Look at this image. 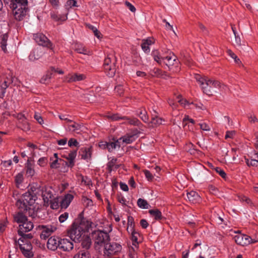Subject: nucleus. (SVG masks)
<instances>
[{"mask_svg":"<svg viewBox=\"0 0 258 258\" xmlns=\"http://www.w3.org/2000/svg\"><path fill=\"white\" fill-rule=\"evenodd\" d=\"M92 222L82 219L79 223L75 222L68 231L70 238L75 242H80L82 237L87 232L91 227Z\"/></svg>","mask_w":258,"mask_h":258,"instance_id":"1","label":"nucleus"},{"mask_svg":"<svg viewBox=\"0 0 258 258\" xmlns=\"http://www.w3.org/2000/svg\"><path fill=\"white\" fill-rule=\"evenodd\" d=\"M9 6L16 20L21 21L24 19L28 11L27 0H10Z\"/></svg>","mask_w":258,"mask_h":258,"instance_id":"2","label":"nucleus"},{"mask_svg":"<svg viewBox=\"0 0 258 258\" xmlns=\"http://www.w3.org/2000/svg\"><path fill=\"white\" fill-rule=\"evenodd\" d=\"M195 79L199 83L203 92L208 95H211L214 89H220L223 85L217 80H211L206 77H202L200 75H196Z\"/></svg>","mask_w":258,"mask_h":258,"instance_id":"3","label":"nucleus"},{"mask_svg":"<svg viewBox=\"0 0 258 258\" xmlns=\"http://www.w3.org/2000/svg\"><path fill=\"white\" fill-rule=\"evenodd\" d=\"M30 239L26 237H20L17 241L15 240V243L18 244L22 253L27 258L32 257L34 255Z\"/></svg>","mask_w":258,"mask_h":258,"instance_id":"4","label":"nucleus"},{"mask_svg":"<svg viewBox=\"0 0 258 258\" xmlns=\"http://www.w3.org/2000/svg\"><path fill=\"white\" fill-rule=\"evenodd\" d=\"M36 200V196L28 191L23 195L22 199L17 201L16 205L19 209H26L27 206H32Z\"/></svg>","mask_w":258,"mask_h":258,"instance_id":"5","label":"nucleus"},{"mask_svg":"<svg viewBox=\"0 0 258 258\" xmlns=\"http://www.w3.org/2000/svg\"><path fill=\"white\" fill-rule=\"evenodd\" d=\"M33 228V222L28 219L22 224L19 225L18 234L21 237L32 239L33 235L31 233L26 234V233L31 231Z\"/></svg>","mask_w":258,"mask_h":258,"instance_id":"6","label":"nucleus"},{"mask_svg":"<svg viewBox=\"0 0 258 258\" xmlns=\"http://www.w3.org/2000/svg\"><path fill=\"white\" fill-rule=\"evenodd\" d=\"M234 232L237 234L234 236L233 238L238 245L245 246L256 242V240H253L250 236L240 233L239 231Z\"/></svg>","mask_w":258,"mask_h":258,"instance_id":"7","label":"nucleus"},{"mask_svg":"<svg viewBox=\"0 0 258 258\" xmlns=\"http://www.w3.org/2000/svg\"><path fill=\"white\" fill-rule=\"evenodd\" d=\"M164 62L168 66L169 70H172L173 66H175V69L173 72H177L179 70L178 68L179 61L176 56L171 51H169V55L164 56L163 58Z\"/></svg>","mask_w":258,"mask_h":258,"instance_id":"8","label":"nucleus"},{"mask_svg":"<svg viewBox=\"0 0 258 258\" xmlns=\"http://www.w3.org/2000/svg\"><path fill=\"white\" fill-rule=\"evenodd\" d=\"M92 238L94 240L95 243L98 245L106 242L109 240V236L107 232L103 231H95L92 233Z\"/></svg>","mask_w":258,"mask_h":258,"instance_id":"9","label":"nucleus"},{"mask_svg":"<svg viewBox=\"0 0 258 258\" xmlns=\"http://www.w3.org/2000/svg\"><path fill=\"white\" fill-rule=\"evenodd\" d=\"M121 245L116 242L106 243L104 245V255L109 256L121 251Z\"/></svg>","mask_w":258,"mask_h":258,"instance_id":"10","label":"nucleus"},{"mask_svg":"<svg viewBox=\"0 0 258 258\" xmlns=\"http://www.w3.org/2000/svg\"><path fill=\"white\" fill-rule=\"evenodd\" d=\"M40 228L41 230L40 238L45 240L56 230L57 225L56 223H53L51 225H41Z\"/></svg>","mask_w":258,"mask_h":258,"instance_id":"11","label":"nucleus"},{"mask_svg":"<svg viewBox=\"0 0 258 258\" xmlns=\"http://www.w3.org/2000/svg\"><path fill=\"white\" fill-rule=\"evenodd\" d=\"M109 117L112 120H118L120 119L123 120H124V123L129 124L130 125L138 126L139 127H140L143 125L141 121L135 117L129 118L127 116L120 117L117 114H113L109 116Z\"/></svg>","mask_w":258,"mask_h":258,"instance_id":"12","label":"nucleus"},{"mask_svg":"<svg viewBox=\"0 0 258 258\" xmlns=\"http://www.w3.org/2000/svg\"><path fill=\"white\" fill-rule=\"evenodd\" d=\"M34 39L39 45L47 47L53 49V44L50 40L42 33H37L33 35Z\"/></svg>","mask_w":258,"mask_h":258,"instance_id":"13","label":"nucleus"},{"mask_svg":"<svg viewBox=\"0 0 258 258\" xmlns=\"http://www.w3.org/2000/svg\"><path fill=\"white\" fill-rule=\"evenodd\" d=\"M139 134L140 132L138 130H134L120 137L119 140L120 141H122V143L126 144H130L134 142L139 137Z\"/></svg>","mask_w":258,"mask_h":258,"instance_id":"14","label":"nucleus"},{"mask_svg":"<svg viewBox=\"0 0 258 258\" xmlns=\"http://www.w3.org/2000/svg\"><path fill=\"white\" fill-rule=\"evenodd\" d=\"M60 239L57 236H52L50 237L47 243V248L52 250H55L57 248H59Z\"/></svg>","mask_w":258,"mask_h":258,"instance_id":"15","label":"nucleus"},{"mask_svg":"<svg viewBox=\"0 0 258 258\" xmlns=\"http://www.w3.org/2000/svg\"><path fill=\"white\" fill-rule=\"evenodd\" d=\"M59 248L63 251H69L74 247L73 243L69 239L66 238L60 239Z\"/></svg>","mask_w":258,"mask_h":258,"instance_id":"16","label":"nucleus"},{"mask_svg":"<svg viewBox=\"0 0 258 258\" xmlns=\"http://www.w3.org/2000/svg\"><path fill=\"white\" fill-rule=\"evenodd\" d=\"M100 147H102L103 148H107L109 152H112L114 149L116 148H119L120 147V140L119 139L114 141V142H111L105 144H102L99 145Z\"/></svg>","mask_w":258,"mask_h":258,"instance_id":"17","label":"nucleus"},{"mask_svg":"<svg viewBox=\"0 0 258 258\" xmlns=\"http://www.w3.org/2000/svg\"><path fill=\"white\" fill-rule=\"evenodd\" d=\"M86 79V76L84 74H69L66 77V81L68 82H74L80 81L82 80H84Z\"/></svg>","mask_w":258,"mask_h":258,"instance_id":"18","label":"nucleus"},{"mask_svg":"<svg viewBox=\"0 0 258 258\" xmlns=\"http://www.w3.org/2000/svg\"><path fill=\"white\" fill-rule=\"evenodd\" d=\"M74 199V196L70 194L66 195L62 198L60 199V207L62 209H66L70 205Z\"/></svg>","mask_w":258,"mask_h":258,"instance_id":"19","label":"nucleus"},{"mask_svg":"<svg viewBox=\"0 0 258 258\" xmlns=\"http://www.w3.org/2000/svg\"><path fill=\"white\" fill-rule=\"evenodd\" d=\"M92 152V147H83L80 149L79 152L81 158L84 160L90 159Z\"/></svg>","mask_w":258,"mask_h":258,"instance_id":"20","label":"nucleus"},{"mask_svg":"<svg viewBox=\"0 0 258 258\" xmlns=\"http://www.w3.org/2000/svg\"><path fill=\"white\" fill-rule=\"evenodd\" d=\"M12 82V77L10 74L8 76H3L0 79V84L3 89H7Z\"/></svg>","mask_w":258,"mask_h":258,"instance_id":"21","label":"nucleus"},{"mask_svg":"<svg viewBox=\"0 0 258 258\" xmlns=\"http://www.w3.org/2000/svg\"><path fill=\"white\" fill-rule=\"evenodd\" d=\"M54 197L52 191L50 188L44 187L42 199L45 204L48 205L49 201Z\"/></svg>","mask_w":258,"mask_h":258,"instance_id":"22","label":"nucleus"},{"mask_svg":"<svg viewBox=\"0 0 258 258\" xmlns=\"http://www.w3.org/2000/svg\"><path fill=\"white\" fill-rule=\"evenodd\" d=\"M13 218L14 222L17 223L19 225L22 224L28 220L27 216L21 211L15 213L13 215Z\"/></svg>","mask_w":258,"mask_h":258,"instance_id":"23","label":"nucleus"},{"mask_svg":"<svg viewBox=\"0 0 258 258\" xmlns=\"http://www.w3.org/2000/svg\"><path fill=\"white\" fill-rule=\"evenodd\" d=\"M44 187V186H38L37 185H33L31 186V192L36 196V200L40 197H42Z\"/></svg>","mask_w":258,"mask_h":258,"instance_id":"24","label":"nucleus"},{"mask_svg":"<svg viewBox=\"0 0 258 258\" xmlns=\"http://www.w3.org/2000/svg\"><path fill=\"white\" fill-rule=\"evenodd\" d=\"M188 201L192 203H196L200 201V197L195 191H190L187 193Z\"/></svg>","mask_w":258,"mask_h":258,"instance_id":"25","label":"nucleus"},{"mask_svg":"<svg viewBox=\"0 0 258 258\" xmlns=\"http://www.w3.org/2000/svg\"><path fill=\"white\" fill-rule=\"evenodd\" d=\"M104 71L109 77H113L116 73V64L112 66H103Z\"/></svg>","mask_w":258,"mask_h":258,"instance_id":"26","label":"nucleus"},{"mask_svg":"<svg viewBox=\"0 0 258 258\" xmlns=\"http://www.w3.org/2000/svg\"><path fill=\"white\" fill-rule=\"evenodd\" d=\"M77 150L71 151L66 156V159L69 161L68 166L72 167L74 165V160L77 156Z\"/></svg>","mask_w":258,"mask_h":258,"instance_id":"27","label":"nucleus"},{"mask_svg":"<svg viewBox=\"0 0 258 258\" xmlns=\"http://www.w3.org/2000/svg\"><path fill=\"white\" fill-rule=\"evenodd\" d=\"M26 175L28 177H32L35 173L34 169V165L28 160L25 166Z\"/></svg>","mask_w":258,"mask_h":258,"instance_id":"28","label":"nucleus"},{"mask_svg":"<svg viewBox=\"0 0 258 258\" xmlns=\"http://www.w3.org/2000/svg\"><path fill=\"white\" fill-rule=\"evenodd\" d=\"M117 58L112 54H110L104 59L103 66H112L116 64Z\"/></svg>","mask_w":258,"mask_h":258,"instance_id":"29","label":"nucleus"},{"mask_svg":"<svg viewBox=\"0 0 258 258\" xmlns=\"http://www.w3.org/2000/svg\"><path fill=\"white\" fill-rule=\"evenodd\" d=\"M81 241H82V247L85 248L86 249V250L89 248L91 244V240L87 234H85L82 237Z\"/></svg>","mask_w":258,"mask_h":258,"instance_id":"30","label":"nucleus"},{"mask_svg":"<svg viewBox=\"0 0 258 258\" xmlns=\"http://www.w3.org/2000/svg\"><path fill=\"white\" fill-rule=\"evenodd\" d=\"M50 205V208L52 209L56 210L60 207V198L57 196L53 197L49 202Z\"/></svg>","mask_w":258,"mask_h":258,"instance_id":"31","label":"nucleus"},{"mask_svg":"<svg viewBox=\"0 0 258 258\" xmlns=\"http://www.w3.org/2000/svg\"><path fill=\"white\" fill-rule=\"evenodd\" d=\"M153 42L150 39H147L146 40H143L142 41V43L141 44V47L145 53H149L150 51V45L153 44Z\"/></svg>","mask_w":258,"mask_h":258,"instance_id":"32","label":"nucleus"},{"mask_svg":"<svg viewBox=\"0 0 258 258\" xmlns=\"http://www.w3.org/2000/svg\"><path fill=\"white\" fill-rule=\"evenodd\" d=\"M42 55V53L38 48L33 50L29 56V59L34 61L39 59Z\"/></svg>","mask_w":258,"mask_h":258,"instance_id":"33","label":"nucleus"},{"mask_svg":"<svg viewBox=\"0 0 258 258\" xmlns=\"http://www.w3.org/2000/svg\"><path fill=\"white\" fill-rule=\"evenodd\" d=\"M117 159L112 158L107 164V168L109 172H111L114 169H117L119 165L116 164Z\"/></svg>","mask_w":258,"mask_h":258,"instance_id":"34","label":"nucleus"},{"mask_svg":"<svg viewBox=\"0 0 258 258\" xmlns=\"http://www.w3.org/2000/svg\"><path fill=\"white\" fill-rule=\"evenodd\" d=\"M72 122V124H70L68 125V127L69 130L70 131L75 132L78 134L79 133L83 126L76 122L73 121Z\"/></svg>","mask_w":258,"mask_h":258,"instance_id":"35","label":"nucleus"},{"mask_svg":"<svg viewBox=\"0 0 258 258\" xmlns=\"http://www.w3.org/2000/svg\"><path fill=\"white\" fill-rule=\"evenodd\" d=\"M149 213L156 220H160L163 218L161 212L158 209L150 210Z\"/></svg>","mask_w":258,"mask_h":258,"instance_id":"36","label":"nucleus"},{"mask_svg":"<svg viewBox=\"0 0 258 258\" xmlns=\"http://www.w3.org/2000/svg\"><path fill=\"white\" fill-rule=\"evenodd\" d=\"M24 181V175L22 172H20L15 176V183L17 187L20 188Z\"/></svg>","mask_w":258,"mask_h":258,"instance_id":"37","label":"nucleus"},{"mask_svg":"<svg viewBox=\"0 0 258 258\" xmlns=\"http://www.w3.org/2000/svg\"><path fill=\"white\" fill-rule=\"evenodd\" d=\"M237 198L238 200L240 201L241 203H244L250 206H253L252 202L249 198L242 194L238 195L237 196Z\"/></svg>","mask_w":258,"mask_h":258,"instance_id":"38","label":"nucleus"},{"mask_svg":"<svg viewBox=\"0 0 258 258\" xmlns=\"http://www.w3.org/2000/svg\"><path fill=\"white\" fill-rule=\"evenodd\" d=\"M137 114L144 122H147L148 121V116H147V113L145 109H139L137 111Z\"/></svg>","mask_w":258,"mask_h":258,"instance_id":"39","label":"nucleus"},{"mask_svg":"<svg viewBox=\"0 0 258 258\" xmlns=\"http://www.w3.org/2000/svg\"><path fill=\"white\" fill-rule=\"evenodd\" d=\"M8 39V35L7 34H4L1 36V47L5 52L7 51V42Z\"/></svg>","mask_w":258,"mask_h":258,"instance_id":"40","label":"nucleus"},{"mask_svg":"<svg viewBox=\"0 0 258 258\" xmlns=\"http://www.w3.org/2000/svg\"><path fill=\"white\" fill-rule=\"evenodd\" d=\"M21 211H26L28 213V215L30 217H35L36 216V211L33 206H27V208L24 209H20Z\"/></svg>","mask_w":258,"mask_h":258,"instance_id":"41","label":"nucleus"},{"mask_svg":"<svg viewBox=\"0 0 258 258\" xmlns=\"http://www.w3.org/2000/svg\"><path fill=\"white\" fill-rule=\"evenodd\" d=\"M150 74L153 77H162L163 74H165V72H163L161 70L158 68H154L150 70Z\"/></svg>","mask_w":258,"mask_h":258,"instance_id":"42","label":"nucleus"},{"mask_svg":"<svg viewBox=\"0 0 258 258\" xmlns=\"http://www.w3.org/2000/svg\"><path fill=\"white\" fill-rule=\"evenodd\" d=\"M74 258H90V254L87 250H81Z\"/></svg>","mask_w":258,"mask_h":258,"instance_id":"43","label":"nucleus"},{"mask_svg":"<svg viewBox=\"0 0 258 258\" xmlns=\"http://www.w3.org/2000/svg\"><path fill=\"white\" fill-rule=\"evenodd\" d=\"M129 233H131V239L133 241V245L136 246L137 244H138V236L139 233L134 229L130 230Z\"/></svg>","mask_w":258,"mask_h":258,"instance_id":"44","label":"nucleus"},{"mask_svg":"<svg viewBox=\"0 0 258 258\" xmlns=\"http://www.w3.org/2000/svg\"><path fill=\"white\" fill-rule=\"evenodd\" d=\"M75 50L78 53L84 54H87L89 52L87 49L81 44L76 45Z\"/></svg>","mask_w":258,"mask_h":258,"instance_id":"45","label":"nucleus"},{"mask_svg":"<svg viewBox=\"0 0 258 258\" xmlns=\"http://www.w3.org/2000/svg\"><path fill=\"white\" fill-rule=\"evenodd\" d=\"M138 206L142 209H148L149 205L145 200L142 199H139L137 202Z\"/></svg>","mask_w":258,"mask_h":258,"instance_id":"46","label":"nucleus"},{"mask_svg":"<svg viewBox=\"0 0 258 258\" xmlns=\"http://www.w3.org/2000/svg\"><path fill=\"white\" fill-rule=\"evenodd\" d=\"M152 55L154 58L155 61L157 62L158 63H161L162 60H163V57L164 56H161L159 54V52L157 50L153 51Z\"/></svg>","mask_w":258,"mask_h":258,"instance_id":"47","label":"nucleus"},{"mask_svg":"<svg viewBox=\"0 0 258 258\" xmlns=\"http://www.w3.org/2000/svg\"><path fill=\"white\" fill-rule=\"evenodd\" d=\"M246 163L247 166H254L257 167L258 166V157L257 159H245Z\"/></svg>","mask_w":258,"mask_h":258,"instance_id":"48","label":"nucleus"},{"mask_svg":"<svg viewBox=\"0 0 258 258\" xmlns=\"http://www.w3.org/2000/svg\"><path fill=\"white\" fill-rule=\"evenodd\" d=\"M54 158L55 159L52 161L50 164V167L51 168H57L59 167L60 163H58V155L57 153H54Z\"/></svg>","mask_w":258,"mask_h":258,"instance_id":"49","label":"nucleus"},{"mask_svg":"<svg viewBox=\"0 0 258 258\" xmlns=\"http://www.w3.org/2000/svg\"><path fill=\"white\" fill-rule=\"evenodd\" d=\"M134 218L132 216H128L127 218V231L130 232V230H132L134 229Z\"/></svg>","mask_w":258,"mask_h":258,"instance_id":"50","label":"nucleus"},{"mask_svg":"<svg viewBox=\"0 0 258 258\" xmlns=\"http://www.w3.org/2000/svg\"><path fill=\"white\" fill-rule=\"evenodd\" d=\"M9 222L7 219L0 221V233H3L8 225Z\"/></svg>","mask_w":258,"mask_h":258,"instance_id":"51","label":"nucleus"},{"mask_svg":"<svg viewBox=\"0 0 258 258\" xmlns=\"http://www.w3.org/2000/svg\"><path fill=\"white\" fill-rule=\"evenodd\" d=\"M162 121L163 120L161 118L158 117V116H155L152 118L151 122L153 125H159L162 124Z\"/></svg>","mask_w":258,"mask_h":258,"instance_id":"52","label":"nucleus"},{"mask_svg":"<svg viewBox=\"0 0 258 258\" xmlns=\"http://www.w3.org/2000/svg\"><path fill=\"white\" fill-rule=\"evenodd\" d=\"M48 162L47 158L46 157H41L38 161V164L41 167H44L47 165Z\"/></svg>","mask_w":258,"mask_h":258,"instance_id":"53","label":"nucleus"},{"mask_svg":"<svg viewBox=\"0 0 258 258\" xmlns=\"http://www.w3.org/2000/svg\"><path fill=\"white\" fill-rule=\"evenodd\" d=\"M52 73H49L47 74L45 76H44L41 79L40 82L42 83H47L49 80L51 79L52 77Z\"/></svg>","mask_w":258,"mask_h":258,"instance_id":"54","label":"nucleus"},{"mask_svg":"<svg viewBox=\"0 0 258 258\" xmlns=\"http://www.w3.org/2000/svg\"><path fill=\"white\" fill-rule=\"evenodd\" d=\"M81 180L82 182H83L85 185H89L92 184V181L91 179L87 176H82L81 177Z\"/></svg>","mask_w":258,"mask_h":258,"instance_id":"55","label":"nucleus"},{"mask_svg":"<svg viewBox=\"0 0 258 258\" xmlns=\"http://www.w3.org/2000/svg\"><path fill=\"white\" fill-rule=\"evenodd\" d=\"M79 143L78 142L77 140H76L74 138L70 139L68 142V145L70 147H72V146L77 147L79 146Z\"/></svg>","mask_w":258,"mask_h":258,"instance_id":"56","label":"nucleus"},{"mask_svg":"<svg viewBox=\"0 0 258 258\" xmlns=\"http://www.w3.org/2000/svg\"><path fill=\"white\" fill-rule=\"evenodd\" d=\"M143 172L148 180L151 181L153 179L154 176L150 171L148 170H144Z\"/></svg>","mask_w":258,"mask_h":258,"instance_id":"57","label":"nucleus"},{"mask_svg":"<svg viewBox=\"0 0 258 258\" xmlns=\"http://www.w3.org/2000/svg\"><path fill=\"white\" fill-rule=\"evenodd\" d=\"M215 171L218 173L222 178H226V174L225 171L220 167H216Z\"/></svg>","mask_w":258,"mask_h":258,"instance_id":"58","label":"nucleus"},{"mask_svg":"<svg viewBox=\"0 0 258 258\" xmlns=\"http://www.w3.org/2000/svg\"><path fill=\"white\" fill-rule=\"evenodd\" d=\"M200 128L203 131H210L211 130L210 126L206 123L203 122L199 124Z\"/></svg>","mask_w":258,"mask_h":258,"instance_id":"59","label":"nucleus"},{"mask_svg":"<svg viewBox=\"0 0 258 258\" xmlns=\"http://www.w3.org/2000/svg\"><path fill=\"white\" fill-rule=\"evenodd\" d=\"M69 214L68 213H64L60 215L59 217V221L60 223L64 222L68 218Z\"/></svg>","mask_w":258,"mask_h":258,"instance_id":"60","label":"nucleus"},{"mask_svg":"<svg viewBox=\"0 0 258 258\" xmlns=\"http://www.w3.org/2000/svg\"><path fill=\"white\" fill-rule=\"evenodd\" d=\"M235 135V132L234 131H227L225 135V138L227 139L228 138L232 139Z\"/></svg>","mask_w":258,"mask_h":258,"instance_id":"61","label":"nucleus"},{"mask_svg":"<svg viewBox=\"0 0 258 258\" xmlns=\"http://www.w3.org/2000/svg\"><path fill=\"white\" fill-rule=\"evenodd\" d=\"M77 2L75 0H68L66 4V6H69L70 8L72 7H77Z\"/></svg>","mask_w":258,"mask_h":258,"instance_id":"62","label":"nucleus"},{"mask_svg":"<svg viewBox=\"0 0 258 258\" xmlns=\"http://www.w3.org/2000/svg\"><path fill=\"white\" fill-rule=\"evenodd\" d=\"M34 118L38 121L39 123L42 124L43 123V120L41 115L38 113H35Z\"/></svg>","mask_w":258,"mask_h":258,"instance_id":"63","label":"nucleus"},{"mask_svg":"<svg viewBox=\"0 0 258 258\" xmlns=\"http://www.w3.org/2000/svg\"><path fill=\"white\" fill-rule=\"evenodd\" d=\"M125 4L131 12H135L136 11L135 7L132 4L126 1Z\"/></svg>","mask_w":258,"mask_h":258,"instance_id":"64","label":"nucleus"}]
</instances>
